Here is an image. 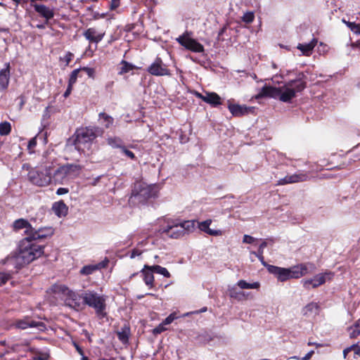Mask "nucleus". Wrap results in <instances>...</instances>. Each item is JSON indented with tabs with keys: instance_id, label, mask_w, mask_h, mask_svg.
Listing matches in <instances>:
<instances>
[{
	"instance_id": "obj_1",
	"label": "nucleus",
	"mask_w": 360,
	"mask_h": 360,
	"mask_svg": "<svg viewBox=\"0 0 360 360\" xmlns=\"http://www.w3.org/2000/svg\"><path fill=\"white\" fill-rule=\"evenodd\" d=\"M304 73H300L295 79L290 80L280 87L264 86L255 96L257 99L264 97L278 98L281 101L289 103L306 87Z\"/></svg>"
},
{
	"instance_id": "obj_2",
	"label": "nucleus",
	"mask_w": 360,
	"mask_h": 360,
	"mask_svg": "<svg viewBox=\"0 0 360 360\" xmlns=\"http://www.w3.org/2000/svg\"><path fill=\"white\" fill-rule=\"evenodd\" d=\"M44 253V246L38 245L27 236L20 240L18 252L11 260L18 267L28 264L41 257Z\"/></svg>"
},
{
	"instance_id": "obj_3",
	"label": "nucleus",
	"mask_w": 360,
	"mask_h": 360,
	"mask_svg": "<svg viewBox=\"0 0 360 360\" xmlns=\"http://www.w3.org/2000/svg\"><path fill=\"white\" fill-rule=\"evenodd\" d=\"M84 305H87L95 310L96 315L101 318L106 316V300L104 295L97 293L94 290H85L82 293Z\"/></svg>"
},
{
	"instance_id": "obj_4",
	"label": "nucleus",
	"mask_w": 360,
	"mask_h": 360,
	"mask_svg": "<svg viewBox=\"0 0 360 360\" xmlns=\"http://www.w3.org/2000/svg\"><path fill=\"white\" fill-rule=\"evenodd\" d=\"M82 167L79 165L66 164L59 167L54 172L51 173L52 183L54 184H63L70 179L77 177Z\"/></svg>"
},
{
	"instance_id": "obj_5",
	"label": "nucleus",
	"mask_w": 360,
	"mask_h": 360,
	"mask_svg": "<svg viewBox=\"0 0 360 360\" xmlns=\"http://www.w3.org/2000/svg\"><path fill=\"white\" fill-rule=\"evenodd\" d=\"M51 290L55 294L63 296L65 299V302L68 306L76 310L82 309L84 304L82 294H78L62 284H56L53 285Z\"/></svg>"
},
{
	"instance_id": "obj_6",
	"label": "nucleus",
	"mask_w": 360,
	"mask_h": 360,
	"mask_svg": "<svg viewBox=\"0 0 360 360\" xmlns=\"http://www.w3.org/2000/svg\"><path fill=\"white\" fill-rule=\"evenodd\" d=\"M103 130L98 127H85L76 131L75 145L77 150H84V148H89L93 141L98 134L101 135Z\"/></svg>"
},
{
	"instance_id": "obj_7",
	"label": "nucleus",
	"mask_w": 360,
	"mask_h": 360,
	"mask_svg": "<svg viewBox=\"0 0 360 360\" xmlns=\"http://www.w3.org/2000/svg\"><path fill=\"white\" fill-rule=\"evenodd\" d=\"M212 219H207L203 221H197L195 220H186L181 221V226H182L183 232L184 236L186 234H189L194 231L195 229L196 224H198V228L202 232L212 236H221L224 234V232L220 229H210V226L212 224Z\"/></svg>"
},
{
	"instance_id": "obj_8",
	"label": "nucleus",
	"mask_w": 360,
	"mask_h": 360,
	"mask_svg": "<svg viewBox=\"0 0 360 360\" xmlns=\"http://www.w3.org/2000/svg\"><path fill=\"white\" fill-rule=\"evenodd\" d=\"M30 181L37 186H47L52 183L51 167L32 169L28 173Z\"/></svg>"
},
{
	"instance_id": "obj_9",
	"label": "nucleus",
	"mask_w": 360,
	"mask_h": 360,
	"mask_svg": "<svg viewBox=\"0 0 360 360\" xmlns=\"http://www.w3.org/2000/svg\"><path fill=\"white\" fill-rule=\"evenodd\" d=\"M158 193V187L155 185H147L143 182L135 184L132 190V195L139 198L140 201L155 198Z\"/></svg>"
},
{
	"instance_id": "obj_10",
	"label": "nucleus",
	"mask_w": 360,
	"mask_h": 360,
	"mask_svg": "<svg viewBox=\"0 0 360 360\" xmlns=\"http://www.w3.org/2000/svg\"><path fill=\"white\" fill-rule=\"evenodd\" d=\"M176 41L185 49L192 52L202 53L204 51L203 46L197 40L193 39L191 37V33L188 32H186L183 34L180 35L176 39Z\"/></svg>"
},
{
	"instance_id": "obj_11",
	"label": "nucleus",
	"mask_w": 360,
	"mask_h": 360,
	"mask_svg": "<svg viewBox=\"0 0 360 360\" xmlns=\"http://www.w3.org/2000/svg\"><path fill=\"white\" fill-rule=\"evenodd\" d=\"M158 233L165 234L167 236L174 239L184 236L180 222L167 221V225L161 226L159 228Z\"/></svg>"
},
{
	"instance_id": "obj_12",
	"label": "nucleus",
	"mask_w": 360,
	"mask_h": 360,
	"mask_svg": "<svg viewBox=\"0 0 360 360\" xmlns=\"http://www.w3.org/2000/svg\"><path fill=\"white\" fill-rule=\"evenodd\" d=\"M333 276V273L330 271L319 274L314 276L312 278L302 280V285L306 289H309L310 286L315 288L325 283L326 281L331 280Z\"/></svg>"
},
{
	"instance_id": "obj_13",
	"label": "nucleus",
	"mask_w": 360,
	"mask_h": 360,
	"mask_svg": "<svg viewBox=\"0 0 360 360\" xmlns=\"http://www.w3.org/2000/svg\"><path fill=\"white\" fill-rule=\"evenodd\" d=\"M268 271L274 275L281 282L286 281L291 278H295L292 266L290 268H283L274 265L267 266Z\"/></svg>"
},
{
	"instance_id": "obj_14",
	"label": "nucleus",
	"mask_w": 360,
	"mask_h": 360,
	"mask_svg": "<svg viewBox=\"0 0 360 360\" xmlns=\"http://www.w3.org/2000/svg\"><path fill=\"white\" fill-rule=\"evenodd\" d=\"M147 71L150 75L155 76L170 75L169 70L160 58H157L155 60V61L148 68Z\"/></svg>"
},
{
	"instance_id": "obj_15",
	"label": "nucleus",
	"mask_w": 360,
	"mask_h": 360,
	"mask_svg": "<svg viewBox=\"0 0 360 360\" xmlns=\"http://www.w3.org/2000/svg\"><path fill=\"white\" fill-rule=\"evenodd\" d=\"M293 275L295 278H300L305 275L312 274L316 270V266L313 263L307 262L302 263L296 266H293Z\"/></svg>"
},
{
	"instance_id": "obj_16",
	"label": "nucleus",
	"mask_w": 360,
	"mask_h": 360,
	"mask_svg": "<svg viewBox=\"0 0 360 360\" xmlns=\"http://www.w3.org/2000/svg\"><path fill=\"white\" fill-rule=\"evenodd\" d=\"M105 31L104 30H98L96 27H89L83 33L86 40L91 43L98 44L105 37Z\"/></svg>"
},
{
	"instance_id": "obj_17",
	"label": "nucleus",
	"mask_w": 360,
	"mask_h": 360,
	"mask_svg": "<svg viewBox=\"0 0 360 360\" xmlns=\"http://www.w3.org/2000/svg\"><path fill=\"white\" fill-rule=\"evenodd\" d=\"M228 108L233 116L240 117L253 112V107H248L245 105L232 104L229 101Z\"/></svg>"
},
{
	"instance_id": "obj_18",
	"label": "nucleus",
	"mask_w": 360,
	"mask_h": 360,
	"mask_svg": "<svg viewBox=\"0 0 360 360\" xmlns=\"http://www.w3.org/2000/svg\"><path fill=\"white\" fill-rule=\"evenodd\" d=\"M53 234V229L51 227H44L35 229L32 227V231L30 233V236H27L30 239L36 241L50 237Z\"/></svg>"
},
{
	"instance_id": "obj_19",
	"label": "nucleus",
	"mask_w": 360,
	"mask_h": 360,
	"mask_svg": "<svg viewBox=\"0 0 360 360\" xmlns=\"http://www.w3.org/2000/svg\"><path fill=\"white\" fill-rule=\"evenodd\" d=\"M308 179V175L305 173L294 174L287 175L284 178L278 180L277 185H285L288 184H295L305 181Z\"/></svg>"
},
{
	"instance_id": "obj_20",
	"label": "nucleus",
	"mask_w": 360,
	"mask_h": 360,
	"mask_svg": "<svg viewBox=\"0 0 360 360\" xmlns=\"http://www.w3.org/2000/svg\"><path fill=\"white\" fill-rule=\"evenodd\" d=\"M34 11L42 18H45L46 23L54 16V11L44 4H32Z\"/></svg>"
},
{
	"instance_id": "obj_21",
	"label": "nucleus",
	"mask_w": 360,
	"mask_h": 360,
	"mask_svg": "<svg viewBox=\"0 0 360 360\" xmlns=\"http://www.w3.org/2000/svg\"><path fill=\"white\" fill-rule=\"evenodd\" d=\"M10 63L5 64L3 69H0V92L7 89L10 81Z\"/></svg>"
},
{
	"instance_id": "obj_22",
	"label": "nucleus",
	"mask_w": 360,
	"mask_h": 360,
	"mask_svg": "<svg viewBox=\"0 0 360 360\" xmlns=\"http://www.w3.org/2000/svg\"><path fill=\"white\" fill-rule=\"evenodd\" d=\"M153 270L151 269V266L144 265L142 270L140 271L143 277L145 284L149 288H154V276Z\"/></svg>"
},
{
	"instance_id": "obj_23",
	"label": "nucleus",
	"mask_w": 360,
	"mask_h": 360,
	"mask_svg": "<svg viewBox=\"0 0 360 360\" xmlns=\"http://www.w3.org/2000/svg\"><path fill=\"white\" fill-rule=\"evenodd\" d=\"M13 229L15 231L25 229V233L27 236H30V233L32 231V225L25 219H18L14 221L13 224Z\"/></svg>"
},
{
	"instance_id": "obj_24",
	"label": "nucleus",
	"mask_w": 360,
	"mask_h": 360,
	"mask_svg": "<svg viewBox=\"0 0 360 360\" xmlns=\"http://www.w3.org/2000/svg\"><path fill=\"white\" fill-rule=\"evenodd\" d=\"M316 44L317 39L316 38H313L309 43L299 44L297 48L302 51L304 56H309Z\"/></svg>"
},
{
	"instance_id": "obj_25",
	"label": "nucleus",
	"mask_w": 360,
	"mask_h": 360,
	"mask_svg": "<svg viewBox=\"0 0 360 360\" xmlns=\"http://www.w3.org/2000/svg\"><path fill=\"white\" fill-rule=\"evenodd\" d=\"M15 326L18 328L26 329L28 327L39 328V327L44 326H43V323L41 322H36L32 320H30L28 318H26L25 319L17 321L15 323Z\"/></svg>"
},
{
	"instance_id": "obj_26",
	"label": "nucleus",
	"mask_w": 360,
	"mask_h": 360,
	"mask_svg": "<svg viewBox=\"0 0 360 360\" xmlns=\"http://www.w3.org/2000/svg\"><path fill=\"white\" fill-rule=\"evenodd\" d=\"M204 102L216 107L221 104L220 96L214 92H206Z\"/></svg>"
},
{
	"instance_id": "obj_27",
	"label": "nucleus",
	"mask_w": 360,
	"mask_h": 360,
	"mask_svg": "<svg viewBox=\"0 0 360 360\" xmlns=\"http://www.w3.org/2000/svg\"><path fill=\"white\" fill-rule=\"evenodd\" d=\"M52 209L58 217L65 216L68 210V206L62 200L55 202Z\"/></svg>"
},
{
	"instance_id": "obj_28",
	"label": "nucleus",
	"mask_w": 360,
	"mask_h": 360,
	"mask_svg": "<svg viewBox=\"0 0 360 360\" xmlns=\"http://www.w3.org/2000/svg\"><path fill=\"white\" fill-rule=\"evenodd\" d=\"M319 306L316 302H310L302 309L303 314L307 316H315L319 314Z\"/></svg>"
},
{
	"instance_id": "obj_29",
	"label": "nucleus",
	"mask_w": 360,
	"mask_h": 360,
	"mask_svg": "<svg viewBox=\"0 0 360 360\" xmlns=\"http://www.w3.org/2000/svg\"><path fill=\"white\" fill-rule=\"evenodd\" d=\"M98 122L106 129L110 128L113 122L114 119L112 117L105 112H100L98 115Z\"/></svg>"
},
{
	"instance_id": "obj_30",
	"label": "nucleus",
	"mask_w": 360,
	"mask_h": 360,
	"mask_svg": "<svg viewBox=\"0 0 360 360\" xmlns=\"http://www.w3.org/2000/svg\"><path fill=\"white\" fill-rule=\"evenodd\" d=\"M118 339L123 343L127 344L129 342L130 335V328L127 325H124L121 330L117 332Z\"/></svg>"
},
{
	"instance_id": "obj_31",
	"label": "nucleus",
	"mask_w": 360,
	"mask_h": 360,
	"mask_svg": "<svg viewBox=\"0 0 360 360\" xmlns=\"http://www.w3.org/2000/svg\"><path fill=\"white\" fill-rule=\"evenodd\" d=\"M136 66L131 63H128L126 60H122L118 66V75H122L126 74L133 70H134Z\"/></svg>"
},
{
	"instance_id": "obj_32",
	"label": "nucleus",
	"mask_w": 360,
	"mask_h": 360,
	"mask_svg": "<svg viewBox=\"0 0 360 360\" xmlns=\"http://www.w3.org/2000/svg\"><path fill=\"white\" fill-rule=\"evenodd\" d=\"M267 246V243L266 241H263L259 247L257 252H252L251 253L255 255L261 262V263L267 268V266L269 264H266L264 261L263 253H264V249Z\"/></svg>"
},
{
	"instance_id": "obj_33",
	"label": "nucleus",
	"mask_w": 360,
	"mask_h": 360,
	"mask_svg": "<svg viewBox=\"0 0 360 360\" xmlns=\"http://www.w3.org/2000/svg\"><path fill=\"white\" fill-rule=\"evenodd\" d=\"M229 295L231 298L236 299L238 301L246 298L245 292L243 291H238L235 287H232L229 289Z\"/></svg>"
},
{
	"instance_id": "obj_34",
	"label": "nucleus",
	"mask_w": 360,
	"mask_h": 360,
	"mask_svg": "<svg viewBox=\"0 0 360 360\" xmlns=\"http://www.w3.org/2000/svg\"><path fill=\"white\" fill-rule=\"evenodd\" d=\"M237 285L240 289H259L260 287V283L259 282L250 283L245 280H240L238 281Z\"/></svg>"
},
{
	"instance_id": "obj_35",
	"label": "nucleus",
	"mask_w": 360,
	"mask_h": 360,
	"mask_svg": "<svg viewBox=\"0 0 360 360\" xmlns=\"http://www.w3.org/2000/svg\"><path fill=\"white\" fill-rule=\"evenodd\" d=\"M107 143L112 148H120L123 147L122 140L117 136H110L106 139Z\"/></svg>"
},
{
	"instance_id": "obj_36",
	"label": "nucleus",
	"mask_w": 360,
	"mask_h": 360,
	"mask_svg": "<svg viewBox=\"0 0 360 360\" xmlns=\"http://www.w3.org/2000/svg\"><path fill=\"white\" fill-rule=\"evenodd\" d=\"M348 332L351 338H356L360 335V319L354 324V326L348 328Z\"/></svg>"
},
{
	"instance_id": "obj_37",
	"label": "nucleus",
	"mask_w": 360,
	"mask_h": 360,
	"mask_svg": "<svg viewBox=\"0 0 360 360\" xmlns=\"http://www.w3.org/2000/svg\"><path fill=\"white\" fill-rule=\"evenodd\" d=\"M151 269H153L154 272L161 274L166 278H169L171 276V274L167 271V269L161 266H159V265L151 266Z\"/></svg>"
},
{
	"instance_id": "obj_38",
	"label": "nucleus",
	"mask_w": 360,
	"mask_h": 360,
	"mask_svg": "<svg viewBox=\"0 0 360 360\" xmlns=\"http://www.w3.org/2000/svg\"><path fill=\"white\" fill-rule=\"evenodd\" d=\"M11 131V125L8 122H3L0 123V135L6 136Z\"/></svg>"
},
{
	"instance_id": "obj_39",
	"label": "nucleus",
	"mask_w": 360,
	"mask_h": 360,
	"mask_svg": "<svg viewBox=\"0 0 360 360\" xmlns=\"http://www.w3.org/2000/svg\"><path fill=\"white\" fill-rule=\"evenodd\" d=\"M98 269V265H87L82 268L80 273L83 275H90Z\"/></svg>"
},
{
	"instance_id": "obj_40",
	"label": "nucleus",
	"mask_w": 360,
	"mask_h": 360,
	"mask_svg": "<svg viewBox=\"0 0 360 360\" xmlns=\"http://www.w3.org/2000/svg\"><path fill=\"white\" fill-rule=\"evenodd\" d=\"M342 22H345L354 33H360V25L359 24H356L355 22H347L345 20H342Z\"/></svg>"
},
{
	"instance_id": "obj_41",
	"label": "nucleus",
	"mask_w": 360,
	"mask_h": 360,
	"mask_svg": "<svg viewBox=\"0 0 360 360\" xmlns=\"http://www.w3.org/2000/svg\"><path fill=\"white\" fill-rule=\"evenodd\" d=\"M80 70H81V69L78 68V69L74 70L71 72L70 78H69V81H68V83L70 85H73L74 84H75V82L77 81V77H78V75H79V72H80Z\"/></svg>"
},
{
	"instance_id": "obj_42",
	"label": "nucleus",
	"mask_w": 360,
	"mask_h": 360,
	"mask_svg": "<svg viewBox=\"0 0 360 360\" xmlns=\"http://www.w3.org/2000/svg\"><path fill=\"white\" fill-rule=\"evenodd\" d=\"M254 18L255 15L252 12H247L244 13L243 16L242 17V20L246 23H250L254 20Z\"/></svg>"
},
{
	"instance_id": "obj_43",
	"label": "nucleus",
	"mask_w": 360,
	"mask_h": 360,
	"mask_svg": "<svg viewBox=\"0 0 360 360\" xmlns=\"http://www.w3.org/2000/svg\"><path fill=\"white\" fill-rule=\"evenodd\" d=\"M11 278V276L9 273L0 272V285L5 284Z\"/></svg>"
},
{
	"instance_id": "obj_44",
	"label": "nucleus",
	"mask_w": 360,
	"mask_h": 360,
	"mask_svg": "<svg viewBox=\"0 0 360 360\" xmlns=\"http://www.w3.org/2000/svg\"><path fill=\"white\" fill-rule=\"evenodd\" d=\"M37 136H35L34 137L31 139L28 143L27 150H29L30 153H34V148L37 146Z\"/></svg>"
},
{
	"instance_id": "obj_45",
	"label": "nucleus",
	"mask_w": 360,
	"mask_h": 360,
	"mask_svg": "<svg viewBox=\"0 0 360 360\" xmlns=\"http://www.w3.org/2000/svg\"><path fill=\"white\" fill-rule=\"evenodd\" d=\"M177 316L175 313L169 314L162 323L165 325L170 324L174 320L176 319Z\"/></svg>"
},
{
	"instance_id": "obj_46",
	"label": "nucleus",
	"mask_w": 360,
	"mask_h": 360,
	"mask_svg": "<svg viewBox=\"0 0 360 360\" xmlns=\"http://www.w3.org/2000/svg\"><path fill=\"white\" fill-rule=\"evenodd\" d=\"M329 50V47L324 44L323 43L321 42L318 46V51L320 54H325Z\"/></svg>"
},
{
	"instance_id": "obj_47",
	"label": "nucleus",
	"mask_w": 360,
	"mask_h": 360,
	"mask_svg": "<svg viewBox=\"0 0 360 360\" xmlns=\"http://www.w3.org/2000/svg\"><path fill=\"white\" fill-rule=\"evenodd\" d=\"M122 153L127 156L129 158L134 160L135 159V155L134 153L128 149H127L124 146H123L122 148Z\"/></svg>"
},
{
	"instance_id": "obj_48",
	"label": "nucleus",
	"mask_w": 360,
	"mask_h": 360,
	"mask_svg": "<svg viewBox=\"0 0 360 360\" xmlns=\"http://www.w3.org/2000/svg\"><path fill=\"white\" fill-rule=\"evenodd\" d=\"M166 330V328L165 327V324L161 323L156 328L153 329L154 334H160Z\"/></svg>"
},
{
	"instance_id": "obj_49",
	"label": "nucleus",
	"mask_w": 360,
	"mask_h": 360,
	"mask_svg": "<svg viewBox=\"0 0 360 360\" xmlns=\"http://www.w3.org/2000/svg\"><path fill=\"white\" fill-rule=\"evenodd\" d=\"M256 240V238L249 235H244L243 242L245 243H253Z\"/></svg>"
},
{
	"instance_id": "obj_50",
	"label": "nucleus",
	"mask_w": 360,
	"mask_h": 360,
	"mask_svg": "<svg viewBox=\"0 0 360 360\" xmlns=\"http://www.w3.org/2000/svg\"><path fill=\"white\" fill-rule=\"evenodd\" d=\"M73 56H74L71 52L66 53V54L65 55V56L63 58V60L65 62V65H69L70 62L72 60Z\"/></svg>"
},
{
	"instance_id": "obj_51",
	"label": "nucleus",
	"mask_w": 360,
	"mask_h": 360,
	"mask_svg": "<svg viewBox=\"0 0 360 360\" xmlns=\"http://www.w3.org/2000/svg\"><path fill=\"white\" fill-rule=\"evenodd\" d=\"M80 69L81 70L85 71L90 77H92L94 75V70L91 68L84 67Z\"/></svg>"
},
{
	"instance_id": "obj_52",
	"label": "nucleus",
	"mask_w": 360,
	"mask_h": 360,
	"mask_svg": "<svg viewBox=\"0 0 360 360\" xmlns=\"http://www.w3.org/2000/svg\"><path fill=\"white\" fill-rule=\"evenodd\" d=\"M120 6V0H111L110 8V10H115Z\"/></svg>"
},
{
	"instance_id": "obj_53",
	"label": "nucleus",
	"mask_w": 360,
	"mask_h": 360,
	"mask_svg": "<svg viewBox=\"0 0 360 360\" xmlns=\"http://www.w3.org/2000/svg\"><path fill=\"white\" fill-rule=\"evenodd\" d=\"M142 254V251L138 249H134L131 252L130 257L135 258L136 257L140 256Z\"/></svg>"
},
{
	"instance_id": "obj_54",
	"label": "nucleus",
	"mask_w": 360,
	"mask_h": 360,
	"mask_svg": "<svg viewBox=\"0 0 360 360\" xmlns=\"http://www.w3.org/2000/svg\"><path fill=\"white\" fill-rule=\"evenodd\" d=\"M69 192L68 188H59L56 191V194L58 195L66 194Z\"/></svg>"
},
{
	"instance_id": "obj_55",
	"label": "nucleus",
	"mask_w": 360,
	"mask_h": 360,
	"mask_svg": "<svg viewBox=\"0 0 360 360\" xmlns=\"http://www.w3.org/2000/svg\"><path fill=\"white\" fill-rule=\"evenodd\" d=\"M106 16V13H94L93 14V19L94 20H98L99 18H103Z\"/></svg>"
},
{
	"instance_id": "obj_56",
	"label": "nucleus",
	"mask_w": 360,
	"mask_h": 360,
	"mask_svg": "<svg viewBox=\"0 0 360 360\" xmlns=\"http://www.w3.org/2000/svg\"><path fill=\"white\" fill-rule=\"evenodd\" d=\"M72 86L73 85H70L69 83H68V88L66 89V91H65L64 94H63V96L65 98H67L69 96V95L71 94V91L72 90Z\"/></svg>"
},
{
	"instance_id": "obj_57",
	"label": "nucleus",
	"mask_w": 360,
	"mask_h": 360,
	"mask_svg": "<svg viewBox=\"0 0 360 360\" xmlns=\"http://www.w3.org/2000/svg\"><path fill=\"white\" fill-rule=\"evenodd\" d=\"M314 350H311L309 352L304 356L301 358V360H309L311 359L312 355L314 354Z\"/></svg>"
},
{
	"instance_id": "obj_58",
	"label": "nucleus",
	"mask_w": 360,
	"mask_h": 360,
	"mask_svg": "<svg viewBox=\"0 0 360 360\" xmlns=\"http://www.w3.org/2000/svg\"><path fill=\"white\" fill-rule=\"evenodd\" d=\"M195 95L198 98H199L202 99V100L204 101V99L205 98V95H202V94H200V93H199V92H197V91H196V92H195Z\"/></svg>"
},
{
	"instance_id": "obj_59",
	"label": "nucleus",
	"mask_w": 360,
	"mask_h": 360,
	"mask_svg": "<svg viewBox=\"0 0 360 360\" xmlns=\"http://www.w3.org/2000/svg\"><path fill=\"white\" fill-rule=\"evenodd\" d=\"M77 348V352H79V354L82 356V358L83 357L84 355V352H83V350L78 346L76 347Z\"/></svg>"
},
{
	"instance_id": "obj_60",
	"label": "nucleus",
	"mask_w": 360,
	"mask_h": 360,
	"mask_svg": "<svg viewBox=\"0 0 360 360\" xmlns=\"http://www.w3.org/2000/svg\"><path fill=\"white\" fill-rule=\"evenodd\" d=\"M82 360H89V359H88L87 356H83V357L82 358ZM98 360H107V359L106 358H100Z\"/></svg>"
},
{
	"instance_id": "obj_61",
	"label": "nucleus",
	"mask_w": 360,
	"mask_h": 360,
	"mask_svg": "<svg viewBox=\"0 0 360 360\" xmlns=\"http://www.w3.org/2000/svg\"><path fill=\"white\" fill-rule=\"evenodd\" d=\"M37 27L39 28V29H44L45 28V25L44 24L37 25Z\"/></svg>"
},
{
	"instance_id": "obj_62",
	"label": "nucleus",
	"mask_w": 360,
	"mask_h": 360,
	"mask_svg": "<svg viewBox=\"0 0 360 360\" xmlns=\"http://www.w3.org/2000/svg\"><path fill=\"white\" fill-rule=\"evenodd\" d=\"M308 345L309 346H312V345H316V346H318V344H316V342H308Z\"/></svg>"
},
{
	"instance_id": "obj_63",
	"label": "nucleus",
	"mask_w": 360,
	"mask_h": 360,
	"mask_svg": "<svg viewBox=\"0 0 360 360\" xmlns=\"http://www.w3.org/2000/svg\"><path fill=\"white\" fill-rule=\"evenodd\" d=\"M297 359V360H301V358L296 356H291L289 358V359Z\"/></svg>"
},
{
	"instance_id": "obj_64",
	"label": "nucleus",
	"mask_w": 360,
	"mask_h": 360,
	"mask_svg": "<svg viewBox=\"0 0 360 360\" xmlns=\"http://www.w3.org/2000/svg\"><path fill=\"white\" fill-rule=\"evenodd\" d=\"M207 311V307H203V308H202V309L199 311V312H205V311Z\"/></svg>"
}]
</instances>
